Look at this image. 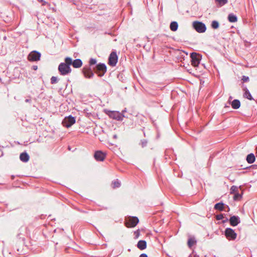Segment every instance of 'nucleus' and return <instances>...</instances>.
Wrapping results in <instances>:
<instances>
[{
    "mask_svg": "<svg viewBox=\"0 0 257 257\" xmlns=\"http://www.w3.org/2000/svg\"><path fill=\"white\" fill-rule=\"evenodd\" d=\"M225 207H226V208H227V211H226L228 212V211H229V210H230L229 207H228V206H227V205H225Z\"/></svg>",
    "mask_w": 257,
    "mask_h": 257,
    "instance_id": "ea45409f",
    "label": "nucleus"
},
{
    "mask_svg": "<svg viewBox=\"0 0 257 257\" xmlns=\"http://www.w3.org/2000/svg\"><path fill=\"white\" fill-rule=\"evenodd\" d=\"M75 121V118L70 115L63 119L62 123L64 126L68 128L74 124Z\"/></svg>",
    "mask_w": 257,
    "mask_h": 257,
    "instance_id": "423d86ee",
    "label": "nucleus"
},
{
    "mask_svg": "<svg viewBox=\"0 0 257 257\" xmlns=\"http://www.w3.org/2000/svg\"><path fill=\"white\" fill-rule=\"evenodd\" d=\"M46 4V2H44L42 4V5H45Z\"/></svg>",
    "mask_w": 257,
    "mask_h": 257,
    "instance_id": "c03bdc74",
    "label": "nucleus"
},
{
    "mask_svg": "<svg viewBox=\"0 0 257 257\" xmlns=\"http://www.w3.org/2000/svg\"><path fill=\"white\" fill-rule=\"evenodd\" d=\"M238 191V188L235 186H231L230 188V193H235Z\"/></svg>",
    "mask_w": 257,
    "mask_h": 257,
    "instance_id": "2f4dec72",
    "label": "nucleus"
},
{
    "mask_svg": "<svg viewBox=\"0 0 257 257\" xmlns=\"http://www.w3.org/2000/svg\"><path fill=\"white\" fill-rule=\"evenodd\" d=\"M227 19L228 21L231 23H234L237 21V16L232 13L229 14L228 15Z\"/></svg>",
    "mask_w": 257,
    "mask_h": 257,
    "instance_id": "4be33fe9",
    "label": "nucleus"
},
{
    "mask_svg": "<svg viewBox=\"0 0 257 257\" xmlns=\"http://www.w3.org/2000/svg\"><path fill=\"white\" fill-rule=\"evenodd\" d=\"M178 28V23L176 22H172L170 25V29L171 31L175 32L177 30Z\"/></svg>",
    "mask_w": 257,
    "mask_h": 257,
    "instance_id": "5701e85b",
    "label": "nucleus"
},
{
    "mask_svg": "<svg viewBox=\"0 0 257 257\" xmlns=\"http://www.w3.org/2000/svg\"><path fill=\"white\" fill-rule=\"evenodd\" d=\"M135 238H138L139 235H140V232H139V231L138 230L136 231L135 232Z\"/></svg>",
    "mask_w": 257,
    "mask_h": 257,
    "instance_id": "f704fd0d",
    "label": "nucleus"
},
{
    "mask_svg": "<svg viewBox=\"0 0 257 257\" xmlns=\"http://www.w3.org/2000/svg\"><path fill=\"white\" fill-rule=\"evenodd\" d=\"M219 26V23L217 21H213L211 23V27L213 29H217Z\"/></svg>",
    "mask_w": 257,
    "mask_h": 257,
    "instance_id": "a878e982",
    "label": "nucleus"
},
{
    "mask_svg": "<svg viewBox=\"0 0 257 257\" xmlns=\"http://www.w3.org/2000/svg\"><path fill=\"white\" fill-rule=\"evenodd\" d=\"M190 57L191 58V64L195 67L198 66L201 61V56L197 53L193 52L191 54Z\"/></svg>",
    "mask_w": 257,
    "mask_h": 257,
    "instance_id": "0eeeda50",
    "label": "nucleus"
},
{
    "mask_svg": "<svg viewBox=\"0 0 257 257\" xmlns=\"http://www.w3.org/2000/svg\"><path fill=\"white\" fill-rule=\"evenodd\" d=\"M58 82V79L56 76H52L51 78V83L53 84L57 83Z\"/></svg>",
    "mask_w": 257,
    "mask_h": 257,
    "instance_id": "7c9ffc66",
    "label": "nucleus"
},
{
    "mask_svg": "<svg viewBox=\"0 0 257 257\" xmlns=\"http://www.w3.org/2000/svg\"><path fill=\"white\" fill-rule=\"evenodd\" d=\"M70 64L66 60V57L65 58V62L61 63L58 68V70L61 75L65 76L69 74L71 72V68Z\"/></svg>",
    "mask_w": 257,
    "mask_h": 257,
    "instance_id": "f257e3e1",
    "label": "nucleus"
},
{
    "mask_svg": "<svg viewBox=\"0 0 257 257\" xmlns=\"http://www.w3.org/2000/svg\"><path fill=\"white\" fill-rule=\"evenodd\" d=\"M93 69L99 77L103 76L106 72V66L104 63H99Z\"/></svg>",
    "mask_w": 257,
    "mask_h": 257,
    "instance_id": "f03ea898",
    "label": "nucleus"
},
{
    "mask_svg": "<svg viewBox=\"0 0 257 257\" xmlns=\"http://www.w3.org/2000/svg\"><path fill=\"white\" fill-rule=\"evenodd\" d=\"M230 224L232 226L237 225L240 222V218L238 216H232L229 219Z\"/></svg>",
    "mask_w": 257,
    "mask_h": 257,
    "instance_id": "2eb2a0df",
    "label": "nucleus"
},
{
    "mask_svg": "<svg viewBox=\"0 0 257 257\" xmlns=\"http://www.w3.org/2000/svg\"><path fill=\"white\" fill-rule=\"evenodd\" d=\"M148 141L146 139L141 140L139 145L142 147L144 148L147 146Z\"/></svg>",
    "mask_w": 257,
    "mask_h": 257,
    "instance_id": "bb28decb",
    "label": "nucleus"
},
{
    "mask_svg": "<svg viewBox=\"0 0 257 257\" xmlns=\"http://www.w3.org/2000/svg\"><path fill=\"white\" fill-rule=\"evenodd\" d=\"M243 90L244 91V94H243L244 97H245L250 100H253V98L252 97V95L250 94L249 91L246 87L243 88Z\"/></svg>",
    "mask_w": 257,
    "mask_h": 257,
    "instance_id": "a211bd4d",
    "label": "nucleus"
},
{
    "mask_svg": "<svg viewBox=\"0 0 257 257\" xmlns=\"http://www.w3.org/2000/svg\"><path fill=\"white\" fill-rule=\"evenodd\" d=\"M113 138H115V139H116V138H117V136H116V135H114L113 136Z\"/></svg>",
    "mask_w": 257,
    "mask_h": 257,
    "instance_id": "37998d69",
    "label": "nucleus"
},
{
    "mask_svg": "<svg viewBox=\"0 0 257 257\" xmlns=\"http://www.w3.org/2000/svg\"><path fill=\"white\" fill-rule=\"evenodd\" d=\"M193 27L199 33H204L206 30L205 25L204 23L198 21L194 22L193 23Z\"/></svg>",
    "mask_w": 257,
    "mask_h": 257,
    "instance_id": "20e7f679",
    "label": "nucleus"
},
{
    "mask_svg": "<svg viewBox=\"0 0 257 257\" xmlns=\"http://www.w3.org/2000/svg\"><path fill=\"white\" fill-rule=\"evenodd\" d=\"M232 98V97H231V96H230V97H229V102H231L230 101V100Z\"/></svg>",
    "mask_w": 257,
    "mask_h": 257,
    "instance_id": "79ce46f5",
    "label": "nucleus"
},
{
    "mask_svg": "<svg viewBox=\"0 0 257 257\" xmlns=\"http://www.w3.org/2000/svg\"><path fill=\"white\" fill-rule=\"evenodd\" d=\"M215 2L218 3V6L220 7L226 4L228 0H215Z\"/></svg>",
    "mask_w": 257,
    "mask_h": 257,
    "instance_id": "393cba45",
    "label": "nucleus"
},
{
    "mask_svg": "<svg viewBox=\"0 0 257 257\" xmlns=\"http://www.w3.org/2000/svg\"><path fill=\"white\" fill-rule=\"evenodd\" d=\"M14 178H15V176H13H13H12V179H14Z\"/></svg>",
    "mask_w": 257,
    "mask_h": 257,
    "instance_id": "49530a36",
    "label": "nucleus"
},
{
    "mask_svg": "<svg viewBox=\"0 0 257 257\" xmlns=\"http://www.w3.org/2000/svg\"><path fill=\"white\" fill-rule=\"evenodd\" d=\"M227 220H228V219L226 218L225 220H223V222L224 223V222H226Z\"/></svg>",
    "mask_w": 257,
    "mask_h": 257,
    "instance_id": "a19ab883",
    "label": "nucleus"
},
{
    "mask_svg": "<svg viewBox=\"0 0 257 257\" xmlns=\"http://www.w3.org/2000/svg\"><path fill=\"white\" fill-rule=\"evenodd\" d=\"M32 69L34 70H36L38 69V66L37 65H33L32 66Z\"/></svg>",
    "mask_w": 257,
    "mask_h": 257,
    "instance_id": "e433bc0d",
    "label": "nucleus"
},
{
    "mask_svg": "<svg viewBox=\"0 0 257 257\" xmlns=\"http://www.w3.org/2000/svg\"><path fill=\"white\" fill-rule=\"evenodd\" d=\"M140 257H148V255L146 253H142L140 255Z\"/></svg>",
    "mask_w": 257,
    "mask_h": 257,
    "instance_id": "c9c22d12",
    "label": "nucleus"
},
{
    "mask_svg": "<svg viewBox=\"0 0 257 257\" xmlns=\"http://www.w3.org/2000/svg\"><path fill=\"white\" fill-rule=\"evenodd\" d=\"M224 235L229 240H234L236 239L237 234L234 230L231 228H226L224 231Z\"/></svg>",
    "mask_w": 257,
    "mask_h": 257,
    "instance_id": "39448f33",
    "label": "nucleus"
},
{
    "mask_svg": "<svg viewBox=\"0 0 257 257\" xmlns=\"http://www.w3.org/2000/svg\"><path fill=\"white\" fill-rule=\"evenodd\" d=\"M241 79L243 81V82H248L249 80V77L248 76H244V75L242 76Z\"/></svg>",
    "mask_w": 257,
    "mask_h": 257,
    "instance_id": "72a5a7b5",
    "label": "nucleus"
},
{
    "mask_svg": "<svg viewBox=\"0 0 257 257\" xmlns=\"http://www.w3.org/2000/svg\"><path fill=\"white\" fill-rule=\"evenodd\" d=\"M225 205L222 202L217 203L215 204L214 208L215 210H217L222 211L225 210Z\"/></svg>",
    "mask_w": 257,
    "mask_h": 257,
    "instance_id": "6ab92c4d",
    "label": "nucleus"
},
{
    "mask_svg": "<svg viewBox=\"0 0 257 257\" xmlns=\"http://www.w3.org/2000/svg\"><path fill=\"white\" fill-rule=\"evenodd\" d=\"M30 101H31V99H26L25 100V102H29Z\"/></svg>",
    "mask_w": 257,
    "mask_h": 257,
    "instance_id": "58836bf2",
    "label": "nucleus"
},
{
    "mask_svg": "<svg viewBox=\"0 0 257 257\" xmlns=\"http://www.w3.org/2000/svg\"><path fill=\"white\" fill-rule=\"evenodd\" d=\"M233 109H237L240 106V102L238 99H234L232 102H229Z\"/></svg>",
    "mask_w": 257,
    "mask_h": 257,
    "instance_id": "aec40b11",
    "label": "nucleus"
},
{
    "mask_svg": "<svg viewBox=\"0 0 257 257\" xmlns=\"http://www.w3.org/2000/svg\"><path fill=\"white\" fill-rule=\"evenodd\" d=\"M29 156L26 152H23L20 154V159L24 163L28 162L29 160Z\"/></svg>",
    "mask_w": 257,
    "mask_h": 257,
    "instance_id": "f3484780",
    "label": "nucleus"
},
{
    "mask_svg": "<svg viewBox=\"0 0 257 257\" xmlns=\"http://www.w3.org/2000/svg\"><path fill=\"white\" fill-rule=\"evenodd\" d=\"M112 184L113 188H118L120 186V183L118 180H116L112 182Z\"/></svg>",
    "mask_w": 257,
    "mask_h": 257,
    "instance_id": "cd10ccee",
    "label": "nucleus"
},
{
    "mask_svg": "<svg viewBox=\"0 0 257 257\" xmlns=\"http://www.w3.org/2000/svg\"><path fill=\"white\" fill-rule=\"evenodd\" d=\"M106 157V154L101 151H97L95 152L94 157L97 161H103Z\"/></svg>",
    "mask_w": 257,
    "mask_h": 257,
    "instance_id": "ddd939ff",
    "label": "nucleus"
},
{
    "mask_svg": "<svg viewBox=\"0 0 257 257\" xmlns=\"http://www.w3.org/2000/svg\"><path fill=\"white\" fill-rule=\"evenodd\" d=\"M19 232L17 234V237L19 239H22L23 241L24 240V236L27 234V227L25 226H22L19 230Z\"/></svg>",
    "mask_w": 257,
    "mask_h": 257,
    "instance_id": "4468645a",
    "label": "nucleus"
},
{
    "mask_svg": "<svg viewBox=\"0 0 257 257\" xmlns=\"http://www.w3.org/2000/svg\"><path fill=\"white\" fill-rule=\"evenodd\" d=\"M118 57L116 53L112 52L110 53L108 58V64L111 66H114L117 62Z\"/></svg>",
    "mask_w": 257,
    "mask_h": 257,
    "instance_id": "f8f14e48",
    "label": "nucleus"
},
{
    "mask_svg": "<svg viewBox=\"0 0 257 257\" xmlns=\"http://www.w3.org/2000/svg\"><path fill=\"white\" fill-rule=\"evenodd\" d=\"M216 219L217 220H220L224 218V216L223 214H219L215 216Z\"/></svg>",
    "mask_w": 257,
    "mask_h": 257,
    "instance_id": "473e14b6",
    "label": "nucleus"
},
{
    "mask_svg": "<svg viewBox=\"0 0 257 257\" xmlns=\"http://www.w3.org/2000/svg\"><path fill=\"white\" fill-rule=\"evenodd\" d=\"M225 108H229V106L225 105Z\"/></svg>",
    "mask_w": 257,
    "mask_h": 257,
    "instance_id": "a18cd8bd",
    "label": "nucleus"
},
{
    "mask_svg": "<svg viewBox=\"0 0 257 257\" xmlns=\"http://www.w3.org/2000/svg\"><path fill=\"white\" fill-rule=\"evenodd\" d=\"M255 160V157L253 153H250L246 156V160L249 164L253 163Z\"/></svg>",
    "mask_w": 257,
    "mask_h": 257,
    "instance_id": "412c9836",
    "label": "nucleus"
},
{
    "mask_svg": "<svg viewBox=\"0 0 257 257\" xmlns=\"http://www.w3.org/2000/svg\"><path fill=\"white\" fill-rule=\"evenodd\" d=\"M82 73L86 78L90 79L94 76V73L90 66L85 65L82 69Z\"/></svg>",
    "mask_w": 257,
    "mask_h": 257,
    "instance_id": "9d476101",
    "label": "nucleus"
},
{
    "mask_svg": "<svg viewBox=\"0 0 257 257\" xmlns=\"http://www.w3.org/2000/svg\"><path fill=\"white\" fill-rule=\"evenodd\" d=\"M66 60L68 62L70 65H72L75 68H79L82 65V61L80 59H76L74 60H72V59L70 57H66Z\"/></svg>",
    "mask_w": 257,
    "mask_h": 257,
    "instance_id": "9b49d317",
    "label": "nucleus"
},
{
    "mask_svg": "<svg viewBox=\"0 0 257 257\" xmlns=\"http://www.w3.org/2000/svg\"><path fill=\"white\" fill-rule=\"evenodd\" d=\"M107 114L110 118L118 121H121L123 117H126L124 114L117 111H109Z\"/></svg>",
    "mask_w": 257,
    "mask_h": 257,
    "instance_id": "7ed1b4c3",
    "label": "nucleus"
},
{
    "mask_svg": "<svg viewBox=\"0 0 257 257\" xmlns=\"http://www.w3.org/2000/svg\"><path fill=\"white\" fill-rule=\"evenodd\" d=\"M38 1H40V2H43V0H38Z\"/></svg>",
    "mask_w": 257,
    "mask_h": 257,
    "instance_id": "de8ad7c7",
    "label": "nucleus"
},
{
    "mask_svg": "<svg viewBox=\"0 0 257 257\" xmlns=\"http://www.w3.org/2000/svg\"><path fill=\"white\" fill-rule=\"evenodd\" d=\"M137 246L140 250H144L147 247V242L144 240H140L138 241Z\"/></svg>",
    "mask_w": 257,
    "mask_h": 257,
    "instance_id": "dca6fc26",
    "label": "nucleus"
},
{
    "mask_svg": "<svg viewBox=\"0 0 257 257\" xmlns=\"http://www.w3.org/2000/svg\"><path fill=\"white\" fill-rule=\"evenodd\" d=\"M234 194V195L233 196V199L234 200H238L242 197L241 195L237 192Z\"/></svg>",
    "mask_w": 257,
    "mask_h": 257,
    "instance_id": "c85d7f7f",
    "label": "nucleus"
},
{
    "mask_svg": "<svg viewBox=\"0 0 257 257\" xmlns=\"http://www.w3.org/2000/svg\"><path fill=\"white\" fill-rule=\"evenodd\" d=\"M126 111V108H125L123 110H122L121 112H120V113L124 114V113Z\"/></svg>",
    "mask_w": 257,
    "mask_h": 257,
    "instance_id": "4c0bfd02",
    "label": "nucleus"
},
{
    "mask_svg": "<svg viewBox=\"0 0 257 257\" xmlns=\"http://www.w3.org/2000/svg\"><path fill=\"white\" fill-rule=\"evenodd\" d=\"M41 54L37 51H33L28 56V60L31 62L38 61L40 60Z\"/></svg>",
    "mask_w": 257,
    "mask_h": 257,
    "instance_id": "6e6552de",
    "label": "nucleus"
},
{
    "mask_svg": "<svg viewBox=\"0 0 257 257\" xmlns=\"http://www.w3.org/2000/svg\"><path fill=\"white\" fill-rule=\"evenodd\" d=\"M96 59L91 58L89 59V65L87 66H90V67H91V66L95 65L96 63Z\"/></svg>",
    "mask_w": 257,
    "mask_h": 257,
    "instance_id": "c756f323",
    "label": "nucleus"
},
{
    "mask_svg": "<svg viewBox=\"0 0 257 257\" xmlns=\"http://www.w3.org/2000/svg\"><path fill=\"white\" fill-rule=\"evenodd\" d=\"M139 219L137 217H130L125 221V226L127 227H134L139 223Z\"/></svg>",
    "mask_w": 257,
    "mask_h": 257,
    "instance_id": "1a4fd4ad",
    "label": "nucleus"
},
{
    "mask_svg": "<svg viewBox=\"0 0 257 257\" xmlns=\"http://www.w3.org/2000/svg\"><path fill=\"white\" fill-rule=\"evenodd\" d=\"M196 243V240L194 237L189 238L187 242L188 245L190 248H191Z\"/></svg>",
    "mask_w": 257,
    "mask_h": 257,
    "instance_id": "b1692460",
    "label": "nucleus"
}]
</instances>
